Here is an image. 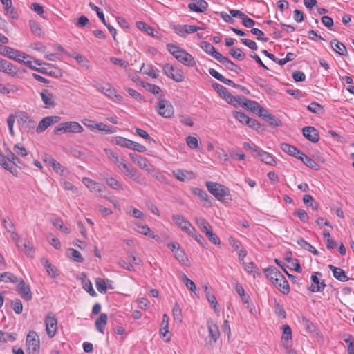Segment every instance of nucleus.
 <instances>
[{
	"instance_id": "obj_25",
	"label": "nucleus",
	"mask_w": 354,
	"mask_h": 354,
	"mask_svg": "<svg viewBox=\"0 0 354 354\" xmlns=\"http://www.w3.org/2000/svg\"><path fill=\"white\" fill-rule=\"evenodd\" d=\"M297 159L300 160L305 165L310 169H313L316 171L320 169L319 165L311 158L308 157L301 151V154H299Z\"/></svg>"
},
{
	"instance_id": "obj_7",
	"label": "nucleus",
	"mask_w": 354,
	"mask_h": 354,
	"mask_svg": "<svg viewBox=\"0 0 354 354\" xmlns=\"http://www.w3.org/2000/svg\"><path fill=\"white\" fill-rule=\"evenodd\" d=\"M0 54L15 61H21V57L26 58L28 57V55L24 53H21L17 50L2 44H0Z\"/></svg>"
},
{
	"instance_id": "obj_26",
	"label": "nucleus",
	"mask_w": 354,
	"mask_h": 354,
	"mask_svg": "<svg viewBox=\"0 0 354 354\" xmlns=\"http://www.w3.org/2000/svg\"><path fill=\"white\" fill-rule=\"evenodd\" d=\"M41 263L46 268V272L49 276L54 279L56 278L58 274L57 269L55 266L50 263V261L46 257H42L41 259Z\"/></svg>"
},
{
	"instance_id": "obj_57",
	"label": "nucleus",
	"mask_w": 354,
	"mask_h": 354,
	"mask_svg": "<svg viewBox=\"0 0 354 354\" xmlns=\"http://www.w3.org/2000/svg\"><path fill=\"white\" fill-rule=\"evenodd\" d=\"M188 234L192 236L203 248H205V246L207 245V243L203 236L198 234L194 228V232L192 231V232L189 233Z\"/></svg>"
},
{
	"instance_id": "obj_60",
	"label": "nucleus",
	"mask_w": 354,
	"mask_h": 354,
	"mask_svg": "<svg viewBox=\"0 0 354 354\" xmlns=\"http://www.w3.org/2000/svg\"><path fill=\"white\" fill-rule=\"evenodd\" d=\"M152 176L156 179L158 181L162 183H167V178L160 171H157L155 169V168L153 167V171H149Z\"/></svg>"
},
{
	"instance_id": "obj_23",
	"label": "nucleus",
	"mask_w": 354,
	"mask_h": 354,
	"mask_svg": "<svg viewBox=\"0 0 354 354\" xmlns=\"http://www.w3.org/2000/svg\"><path fill=\"white\" fill-rule=\"evenodd\" d=\"M192 192L193 194L198 196L201 201L203 203L204 205H207L209 207L212 205V202L209 200V196L204 190L198 187H194L192 189Z\"/></svg>"
},
{
	"instance_id": "obj_31",
	"label": "nucleus",
	"mask_w": 354,
	"mask_h": 354,
	"mask_svg": "<svg viewBox=\"0 0 354 354\" xmlns=\"http://www.w3.org/2000/svg\"><path fill=\"white\" fill-rule=\"evenodd\" d=\"M111 143L131 149L133 141L122 136L113 137Z\"/></svg>"
},
{
	"instance_id": "obj_55",
	"label": "nucleus",
	"mask_w": 354,
	"mask_h": 354,
	"mask_svg": "<svg viewBox=\"0 0 354 354\" xmlns=\"http://www.w3.org/2000/svg\"><path fill=\"white\" fill-rule=\"evenodd\" d=\"M229 53L238 60H243L245 57V53L240 48H231L229 50Z\"/></svg>"
},
{
	"instance_id": "obj_10",
	"label": "nucleus",
	"mask_w": 354,
	"mask_h": 354,
	"mask_svg": "<svg viewBox=\"0 0 354 354\" xmlns=\"http://www.w3.org/2000/svg\"><path fill=\"white\" fill-rule=\"evenodd\" d=\"M174 57L183 65L187 66H194L196 64L192 55L183 49L176 53Z\"/></svg>"
},
{
	"instance_id": "obj_27",
	"label": "nucleus",
	"mask_w": 354,
	"mask_h": 354,
	"mask_svg": "<svg viewBox=\"0 0 354 354\" xmlns=\"http://www.w3.org/2000/svg\"><path fill=\"white\" fill-rule=\"evenodd\" d=\"M281 149L283 152L296 158H298L299 154H301V150L288 143H281Z\"/></svg>"
},
{
	"instance_id": "obj_6",
	"label": "nucleus",
	"mask_w": 354,
	"mask_h": 354,
	"mask_svg": "<svg viewBox=\"0 0 354 354\" xmlns=\"http://www.w3.org/2000/svg\"><path fill=\"white\" fill-rule=\"evenodd\" d=\"M162 71L166 76L176 82H181L185 80V75L183 71L178 67L171 66L169 64H165L162 66Z\"/></svg>"
},
{
	"instance_id": "obj_28",
	"label": "nucleus",
	"mask_w": 354,
	"mask_h": 354,
	"mask_svg": "<svg viewBox=\"0 0 354 354\" xmlns=\"http://www.w3.org/2000/svg\"><path fill=\"white\" fill-rule=\"evenodd\" d=\"M103 180L106 182V185L112 189L117 190H122L123 187L121 183L115 178L110 176L108 174L102 175Z\"/></svg>"
},
{
	"instance_id": "obj_33",
	"label": "nucleus",
	"mask_w": 354,
	"mask_h": 354,
	"mask_svg": "<svg viewBox=\"0 0 354 354\" xmlns=\"http://www.w3.org/2000/svg\"><path fill=\"white\" fill-rule=\"evenodd\" d=\"M20 248L27 257L33 258L35 254V250L32 244L28 240H24L21 243V246L18 247Z\"/></svg>"
},
{
	"instance_id": "obj_58",
	"label": "nucleus",
	"mask_w": 354,
	"mask_h": 354,
	"mask_svg": "<svg viewBox=\"0 0 354 354\" xmlns=\"http://www.w3.org/2000/svg\"><path fill=\"white\" fill-rule=\"evenodd\" d=\"M181 280L189 290L192 292L196 291V287L194 282L189 279L185 274L182 275Z\"/></svg>"
},
{
	"instance_id": "obj_37",
	"label": "nucleus",
	"mask_w": 354,
	"mask_h": 354,
	"mask_svg": "<svg viewBox=\"0 0 354 354\" xmlns=\"http://www.w3.org/2000/svg\"><path fill=\"white\" fill-rule=\"evenodd\" d=\"M94 129L100 131H104L106 133H113L117 131V128L104 124L102 122L95 123Z\"/></svg>"
},
{
	"instance_id": "obj_44",
	"label": "nucleus",
	"mask_w": 354,
	"mask_h": 354,
	"mask_svg": "<svg viewBox=\"0 0 354 354\" xmlns=\"http://www.w3.org/2000/svg\"><path fill=\"white\" fill-rule=\"evenodd\" d=\"M138 232L142 234L149 236L153 239L158 240L159 236L158 235L154 234V233L151 230V229L147 225H138Z\"/></svg>"
},
{
	"instance_id": "obj_15",
	"label": "nucleus",
	"mask_w": 354,
	"mask_h": 354,
	"mask_svg": "<svg viewBox=\"0 0 354 354\" xmlns=\"http://www.w3.org/2000/svg\"><path fill=\"white\" fill-rule=\"evenodd\" d=\"M0 71L12 77H16L19 71L12 63L0 57Z\"/></svg>"
},
{
	"instance_id": "obj_63",
	"label": "nucleus",
	"mask_w": 354,
	"mask_h": 354,
	"mask_svg": "<svg viewBox=\"0 0 354 354\" xmlns=\"http://www.w3.org/2000/svg\"><path fill=\"white\" fill-rule=\"evenodd\" d=\"M205 235L208 239L214 245H218L221 244L219 237L216 234H214L211 229L208 232H206Z\"/></svg>"
},
{
	"instance_id": "obj_12",
	"label": "nucleus",
	"mask_w": 354,
	"mask_h": 354,
	"mask_svg": "<svg viewBox=\"0 0 354 354\" xmlns=\"http://www.w3.org/2000/svg\"><path fill=\"white\" fill-rule=\"evenodd\" d=\"M172 221L177 226L181 228V230L185 232L187 234L191 233L192 231L194 232V227L191 223L180 215L174 214L172 216Z\"/></svg>"
},
{
	"instance_id": "obj_50",
	"label": "nucleus",
	"mask_w": 354,
	"mask_h": 354,
	"mask_svg": "<svg viewBox=\"0 0 354 354\" xmlns=\"http://www.w3.org/2000/svg\"><path fill=\"white\" fill-rule=\"evenodd\" d=\"M292 253L290 252H288L285 255V260L287 261L288 263H292L295 264V267L293 268V270L297 272H301V266L297 259H293L291 257Z\"/></svg>"
},
{
	"instance_id": "obj_2",
	"label": "nucleus",
	"mask_w": 354,
	"mask_h": 354,
	"mask_svg": "<svg viewBox=\"0 0 354 354\" xmlns=\"http://www.w3.org/2000/svg\"><path fill=\"white\" fill-rule=\"evenodd\" d=\"M205 186L209 192L219 201L228 203L229 201H231V198H229L228 200L226 201L225 197L230 196V192L227 187L222 184L211 181L206 182Z\"/></svg>"
},
{
	"instance_id": "obj_1",
	"label": "nucleus",
	"mask_w": 354,
	"mask_h": 354,
	"mask_svg": "<svg viewBox=\"0 0 354 354\" xmlns=\"http://www.w3.org/2000/svg\"><path fill=\"white\" fill-rule=\"evenodd\" d=\"M6 152L8 153L7 155H3L0 150V165L13 176H17L18 171L16 167L24 169L27 166L10 149L6 148Z\"/></svg>"
},
{
	"instance_id": "obj_18",
	"label": "nucleus",
	"mask_w": 354,
	"mask_h": 354,
	"mask_svg": "<svg viewBox=\"0 0 354 354\" xmlns=\"http://www.w3.org/2000/svg\"><path fill=\"white\" fill-rule=\"evenodd\" d=\"M263 272L272 284H274V282L278 280V278H280V280H281V275L282 274L274 266H269L267 268H264Z\"/></svg>"
},
{
	"instance_id": "obj_21",
	"label": "nucleus",
	"mask_w": 354,
	"mask_h": 354,
	"mask_svg": "<svg viewBox=\"0 0 354 354\" xmlns=\"http://www.w3.org/2000/svg\"><path fill=\"white\" fill-rule=\"evenodd\" d=\"M200 46L205 52L212 55L216 60H218L222 55L219 52L216 50L215 48L210 43L207 41H201Z\"/></svg>"
},
{
	"instance_id": "obj_17",
	"label": "nucleus",
	"mask_w": 354,
	"mask_h": 354,
	"mask_svg": "<svg viewBox=\"0 0 354 354\" xmlns=\"http://www.w3.org/2000/svg\"><path fill=\"white\" fill-rule=\"evenodd\" d=\"M303 136L309 141L317 143L319 140V134L318 131L311 126L305 127L302 129Z\"/></svg>"
},
{
	"instance_id": "obj_19",
	"label": "nucleus",
	"mask_w": 354,
	"mask_h": 354,
	"mask_svg": "<svg viewBox=\"0 0 354 354\" xmlns=\"http://www.w3.org/2000/svg\"><path fill=\"white\" fill-rule=\"evenodd\" d=\"M281 280L280 278H278L275 282H274V286L283 295H288L290 292V286L288 281L286 279L285 277L281 274Z\"/></svg>"
},
{
	"instance_id": "obj_5",
	"label": "nucleus",
	"mask_w": 354,
	"mask_h": 354,
	"mask_svg": "<svg viewBox=\"0 0 354 354\" xmlns=\"http://www.w3.org/2000/svg\"><path fill=\"white\" fill-rule=\"evenodd\" d=\"M27 352L28 354H39L40 342L35 331H30L26 337Z\"/></svg>"
},
{
	"instance_id": "obj_54",
	"label": "nucleus",
	"mask_w": 354,
	"mask_h": 354,
	"mask_svg": "<svg viewBox=\"0 0 354 354\" xmlns=\"http://www.w3.org/2000/svg\"><path fill=\"white\" fill-rule=\"evenodd\" d=\"M232 115L241 124H245V125H246V124L248 122V120L250 118L248 115H246L243 112L238 111H232Z\"/></svg>"
},
{
	"instance_id": "obj_51",
	"label": "nucleus",
	"mask_w": 354,
	"mask_h": 354,
	"mask_svg": "<svg viewBox=\"0 0 354 354\" xmlns=\"http://www.w3.org/2000/svg\"><path fill=\"white\" fill-rule=\"evenodd\" d=\"M17 122L20 127H21L24 124H26V123L30 122V121L32 120L29 115L24 111L19 112V114L17 115Z\"/></svg>"
},
{
	"instance_id": "obj_53",
	"label": "nucleus",
	"mask_w": 354,
	"mask_h": 354,
	"mask_svg": "<svg viewBox=\"0 0 354 354\" xmlns=\"http://www.w3.org/2000/svg\"><path fill=\"white\" fill-rule=\"evenodd\" d=\"M283 334L281 336L282 342H288L292 339V330L288 325H283Z\"/></svg>"
},
{
	"instance_id": "obj_20",
	"label": "nucleus",
	"mask_w": 354,
	"mask_h": 354,
	"mask_svg": "<svg viewBox=\"0 0 354 354\" xmlns=\"http://www.w3.org/2000/svg\"><path fill=\"white\" fill-rule=\"evenodd\" d=\"M3 6L6 15H9L13 19H17L19 17L16 9L12 6V0H0Z\"/></svg>"
},
{
	"instance_id": "obj_14",
	"label": "nucleus",
	"mask_w": 354,
	"mask_h": 354,
	"mask_svg": "<svg viewBox=\"0 0 354 354\" xmlns=\"http://www.w3.org/2000/svg\"><path fill=\"white\" fill-rule=\"evenodd\" d=\"M61 118L59 116H47L44 118L39 122L36 129L37 133H41L44 131L50 125L57 123L59 121Z\"/></svg>"
},
{
	"instance_id": "obj_30",
	"label": "nucleus",
	"mask_w": 354,
	"mask_h": 354,
	"mask_svg": "<svg viewBox=\"0 0 354 354\" xmlns=\"http://www.w3.org/2000/svg\"><path fill=\"white\" fill-rule=\"evenodd\" d=\"M207 325L210 337L214 340V342H216L220 336L218 326L212 320H208Z\"/></svg>"
},
{
	"instance_id": "obj_59",
	"label": "nucleus",
	"mask_w": 354,
	"mask_h": 354,
	"mask_svg": "<svg viewBox=\"0 0 354 354\" xmlns=\"http://www.w3.org/2000/svg\"><path fill=\"white\" fill-rule=\"evenodd\" d=\"M263 120L268 122L270 125L274 127H279L281 125V122L270 113L268 114Z\"/></svg>"
},
{
	"instance_id": "obj_8",
	"label": "nucleus",
	"mask_w": 354,
	"mask_h": 354,
	"mask_svg": "<svg viewBox=\"0 0 354 354\" xmlns=\"http://www.w3.org/2000/svg\"><path fill=\"white\" fill-rule=\"evenodd\" d=\"M158 113L164 118H170L174 112L171 104L167 100H160L157 106Z\"/></svg>"
},
{
	"instance_id": "obj_46",
	"label": "nucleus",
	"mask_w": 354,
	"mask_h": 354,
	"mask_svg": "<svg viewBox=\"0 0 354 354\" xmlns=\"http://www.w3.org/2000/svg\"><path fill=\"white\" fill-rule=\"evenodd\" d=\"M97 90L102 92L110 98H113V95H115V90L109 84L97 87Z\"/></svg>"
},
{
	"instance_id": "obj_34",
	"label": "nucleus",
	"mask_w": 354,
	"mask_h": 354,
	"mask_svg": "<svg viewBox=\"0 0 354 354\" xmlns=\"http://www.w3.org/2000/svg\"><path fill=\"white\" fill-rule=\"evenodd\" d=\"M318 276L322 277V274L320 272H317L315 273V274L311 275V285L309 288V290L313 292H320V287L319 285L320 280Z\"/></svg>"
},
{
	"instance_id": "obj_56",
	"label": "nucleus",
	"mask_w": 354,
	"mask_h": 354,
	"mask_svg": "<svg viewBox=\"0 0 354 354\" xmlns=\"http://www.w3.org/2000/svg\"><path fill=\"white\" fill-rule=\"evenodd\" d=\"M260 105L258 102L254 100H248L244 104V107L248 110L250 111L252 113H256L259 108Z\"/></svg>"
},
{
	"instance_id": "obj_35",
	"label": "nucleus",
	"mask_w": 354,
	"mask_h": 354,
	"mask_svg": "<svg viewBox=\"0 0 354 354\" xmlns=\"http://www.w3.org/2000/svg\"><path fill=\"white\" fill-rule=\"evenodd\" d=\"M41 97L43 102L46 107H53L55 105L53 100V95L48 90H44L41 93Z\"/></svg>"
},
{
	"instance_id": "obj_38",
	"label": "nucleus",
	"mask_w": 354,
	"mask_h": 354,
	"mask_svg": "<svg viewBox=\"0 0 354 354\" xmlns=\"http://www.w3.org/2000/svg\"><path fill=\"white\" fill-rule=\"evenodd\" d=\"M136 27L138 29H140V30L145 31L149 35H151L153 37H158V36L153 33L154 29L143 21H137Z\"/></svg>"
},
{
	"instance_id": "obj_41",
	"label": "nucleus",
	"mask_w": 354,
	"mask_h": 354,
	"mask_svg": "<svg viewBox=\"0 0 354 354\" xmlns=\"http://www.w3.org/2000/svg\"><path fill=\"white\" fill-rule=\"evenodd\" d=\"M136 164L141 169L145 170L147 172L153 171V166L150 164L146 158L141 156L138 161H137Z\"/></svg>"
},
{
	"instance_id": "obj_32",
	"label": "nucleus",
	"mask_w": 354,
	"mask_h": 354,
	"mask_svg": "<svg viewBox=\"0 0 354 354\" xmlns=\"http://www.w3.org/2000/svg\"><path fill=\"white\" fill-rule=\"evenodd\" d=\"M108 316L106 313H101L97 319H96L95 322V326L96 330L101 333H104V327L107 324Z\"/></svg>"
},
{
	"instance_id": "obj_22",
	"label": "nucleus",
	"mask_w": 354,
	"mask_h": 354,
	"mask_svg": "<svg viewBox=\"0 0 354 354\" xmlns=\"http://www.w3.org/2000/svg\"><path fill=\"white\" fill-rule=\"evenodd\" d=\"M218 61L223 64L227 69L234 71L237 74L242 71V69L239 66L226 57L221 55Z\"/></svg>"
},
{
	"instance_id": "obj_62",
	"label": "nucleus",
	"mask_w": 354,
	"mask_h": 354,
	"mask_svg": "<svg viewBox=\"0 0 354 354\" xmlns=\"http://www.w3.org/2000/svg\"><path fill=\"white\" fill-rule=\"evenodd\" d=\"M1 278L3 279V281L6 282L10 281L12 283H17L19 281L16 276L8 272L1 273Z\"/></svg>"
},
{
	"instance_id": "obj_52",
	"label": "nucleus",
	"mask_w": 354,
	"mask_h": 354,
	"mask_svg": "<svg viewBox=\"0 0 354 354\" xmlns=\"http://www.w3.org/2000/svg\"><path fill=\"white\" fill-rule=\"evenodd\" d=\"M68 255H70L76 262L82 263L84 261V258L82 257L81 253L73 248H69L68 250Z\"/></svg>"
},
{
	"instance_id": "obj_9",
	"label": "nucleus",
	"mask_w": 354,
	"mask_h": 354,
	"mask_svg": "<svg viewBox=\"0 0 354 354\" xmlns=\"http://www.w3.org/2000/svg\"><path fill=\"white\" fill-rule=\"evenodd\" d=\"M17 291L21 297L25 301H30L32 298V292L29 285L26 284L23 279L18 281Z\"/></svg>"
},
{
	"instance_id": "obj_29",
	"label": "nucleus",
	"mask_w": 354,
	"mask_h": 354,
	"mask_svg": "<svg viewBox=\"0 0 354 354\" xmlns=\"http://www.w3.org/2000/svg\"><path fill=\"white\" fill-rule=\"evenodd\" d=\"M330 45L333 50L339 55L345 56L347 55V49L343 43L339 42L337 39H333L330 41Z\"/></svg>"
},
{
	"instance_id": "obj_39",
	"label": "nucleus",
	"mask_w": 354,
	"mask_h": 354,
	"mask_svg": "<svg viewBox=\"0 0 354 354\" xmlns=\"http://www.w3.org/2000/svg\"><path fill=\"white\" fill-rule=\"evenodd\" d=\"M82 278L83 288L92 297L97 295L95 290L93 288V285L89 279H88L85 274Z\"/></svg>"
},
{
	"instance_id": "obj_49",
	"label": "nucleus",
	"mask_w": 354,
	"mask_h": 354,
	"mask_svg": "<svg viewBox=\"0 0 354 354\" xmlns=\"http://www.w3.org/2000/svg\"><path fill=\"white\" fill-rule=\"evenodd\" d=\"M176 259L184 263L185 260H187L186 254L179 244H177V249L173 252Z\"/></svg>"
},
{
	"instance_id": "obj_11",
	"label": "nucleus",
	"mask_w": 354,
	"mask_h": 354,
	"mask_svg": "<svg viewBox=\"0 0 354 354\" xmlns=\"http://www.w3.org/2000/svg\"><path fill=\"white\" fill-rule=\"evenodd\" d=\"M45 326L48 336L50 338L53 337L57 330V320L56 317L54 315L46 316L45 318Z\"/></svg>"
},
{
	"instance_id": "obj_42",
	"label": "nucleus",
	"mask_w": 354,
	"mask_h": 354,
	"mask_svg": "<svg viewBox=\"0 0 354 354\" xmlns=\"http://www.w3.org/2000/svg\"><path fill=\"white\" fill-rule=\"evenodd\" d=\"M195 220L196 225L203 233L205 234L206 232H208L211 229L209 223L205 218L202 217H196Z\"/></svg>"
},
{
	"instance_id": "obj_47",
	"label": "nucleus",
	"mask_w": 354,
	"mask_h": 354,
	"mask_svg": "<svg viewBox=\"0 0 354 354\" xmlns=\"http://www.w3.org/2000/svg\"><path fill=\"white\" fill-rule=\"evenodd\" d=\"M259 158H260L262 162H265L267 165H274L275 164L274 157L271 154L265 151H262Z\"/></svg>"
},
{
	"instance_id": "obj_24",
	"label": "nucleus",
	"mask_w": 354,
	"mask_h": 354,
	"mask_svg": "<svg viewBox=\"0 0 354 354\" xmlns=\"http://www.w3.org/2000/svg\"><path fill=\"white\" fill-rule=\"evenodd\" d=\"M328 268L333 272V277L342 282L348 281L349 278L346 275L345 272L340 268L333 265H328Z\"/></svg>"
},
{
	"instance_id": "obj_13",
	"label": "nucleus",
	"mask_w": 354,
	"mask_h": 354,
	"mask_svg": "<svg viewBox=\"0 0 354 354\" xmlns=\"http://www.w3.org/2000/svg\"><path fill=\"white\" fill-rule=\"evenodd\" d=\"M83 183L91 191L97 193L100 196H104L105 187L88 178H82Z\"/></svg>"
},
{
	"instance_id": "obj_48",
	"label": "nucleus",
	"mask_w": 354,
	"mask_h": 354,
	"mask_svg": "<svg viewBox=\"0 0 354 354\" xmlns=\"http://www.w3.org/2000/svg\"><path fill=\"white\" fill-rule=\"evenodd\" d=\"M142 85L147 91L151 93L158 95L162 92L160 88L156 84H150L148 82L145 83L142 82Z\"/></svg>"
},
{
	"instance_id": "obj_3",
	"label": "nucleus",
	"mask_w": 354,
	"mask_h": 354,
	"mask_svg": "<svg viewBox=\"0 0 354 354\" xmlns=\"http://www.w3.org/2000/svg\"><path fill=\"white\" fill-rule=\"evenodd\" d=\"M118 167L125 175L128 176L133 181L141 185H147L145 178L139 174L136 168L127 164L124 159L121 158V162L118 165Z\"/></svg>"
},
{
	"instance_id": "obj_43",
	"label": "nucleus",
	"mask_w": 354,
	"mask_h": 354,
	"mask_svg": "<svg viewBox=\"0 0 354 354\" xmlns=\"http://www.w3.org/2000/svg\"><path fill=\"white\" fill-rule=\"evenodd\" d=\"M308 110L313 113L321 115L324 113V106L316 102H311L307 107Z\"/></svg>"
},
{
	"instance_id": "obj_61",
	"label": "nucleus",
	"mask_w": 354,
	"mask_h": 354,
	"mask_svg": "<svg viewBox=\"0 0 354 354\" xmlns=\"http://www.w3.org/2000/svg\"><path fill=\"white\" fill-rule=\"evenodd\" d=\"M104 151L109 158L111 159L115 164L118 165V166L120 164L121 159L119 158L115 152L109 149H104Z\"/></svg>"
},
{
	"instance_id": "obj_36",
	"label": "nucleus",
	"mask_w": 354,
	"mask_h": 354,
	"mask_svg": "<svg viewBox=\"0 0 354 354\" xmlns=\"http://www.w3.org/2000/svg\"><path fill=\"white\" fill-rule=\"evenodd\" d=\"M298 245H299L303 249L313 253L314 255H318L319 252L309 243L305 241L304 239L300 238L297 241Z\"/></svg>"
},
{
	"instance_id": "obj_4",
	"label": "nucleus",
	"mask_w": 354,
	"mask_h": 354,
	"mask_svg": "<svg viewBox=\"0 0 354 354\" xmlns=\"http://www.w3.org/2000/svg\"><path fill=\"white\" fill-rule=\"evenodd\" d=\"M83 131V127L77 122L71 121L62 122L57 125L54 129V133L60 134L62 133H80Z\"/></svg>"
},
{
	"instance_id": "obj_16",
	"label": "nucleus",
	"mask_w": 354,
	"mask_h": 354,
	"mask_svg": "<svg viewBox=\"0 0 354 354\" xmlns=\"http://www.w3.org/2000/svg\"><path fill=\"white\" fill-rule=\"evenodd\" d=\"M213 88L218 93L219 96L224 99L227 103L234 101V96L229 92V91L223 85L218 83L212 84Z\"/></svg>"
},
{
	"instance_id": "obj_40",
	"label": "nucleus",
	"mask_w": 354,
	"mask_h": 354,
	"mask_svg": "<svg viewBox=\"0 0 354 354\" xmlns=\"http://www.w3.org/2000/svg\"><path fill=\"white\" fill-rule=\"evenodd\" d=\"M37 71L42 74L48 75L57 78L62 76L61 71L57 68H53L49 71L47 68L41 67L38 68Z\"/></svg>"
},
{
	"instance_id": "obj_64",
	"label": "nucleus",
	"mask_w": 354,
	"mask_h": 354,
	"mask_svg": "<svg viewBox=\"0 0 354 354\" xmlns=\"http://www.w3.org/2000/svg\"><path fill=\"white\" fill-rule=\"evenodd\" d=\"M29 26L31 30V32L36 35H41V28L39 26V24L33 20L29 21Z\"/></svg>"
},
{
	"instance_id": "obj_45",
	"label": "nucleus",
	"mask_w": 354,
	"mask_h": 354,
	"mask_svg": "<svg viewBox=\"0 0 354 354\" xmlns=\"http://www.w3.org/2000/svg\"><path fill=\"white\" fill-rule=\"evenodd\" d=\"M205 293L206 298L209 303L212 306L215 311H217V305L218 302L216 301V299L212 293L210 292V291L208 289V287L207 286H205Z\"/></svg>"
}]
</instances>
